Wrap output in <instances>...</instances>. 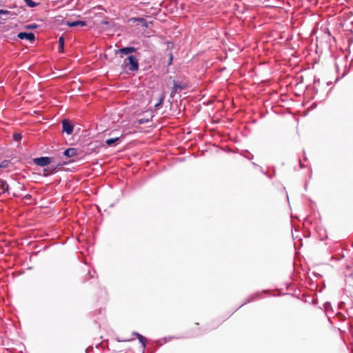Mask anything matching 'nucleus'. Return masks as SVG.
Returning <instances> with one entry per match:
<instances>
[{
  "label": "nucleus",
  "mask_w": 353,
  "mask_h": 353,
  "mask_svg": "<svg viewBox=\"0 0 353 353\" xmlns=\"http://www.w3.org/2000/svg\"><path fill=\"white\" fill-rule=\"evenodd\" d=\"M130 339L124 340L123 341H129Z\"/></svg>",
  "instance_id": "nucleus-26"
},
{
  "label": "nucleus",
  "mask_w": 353,
  "mask_h": 353,
  "mask_svg": "<svg viewBox=\"0 0 353 353\" xmlns=\"http://www.w3.org/2000/svg\"><path fill=\"white\" fill-rule=\"evenodd\" d=\"M62 165H63V164L59 163V164H57L56 165H52L51 166L53 168V170H54L57 168V166H62Z\"/></svg>",
  "instance_id": "nucleus-21"
},
{
  "label": "nucleus",
  "mask_w": 353,
  "mask_h": 353,
  "mask_svg": "<svg viewBox=\"0 0 353 353\" xmlns=\"http://www.w3.org/2000/svg\"><path fill=\"white\" fill-rule=\"evenodd\" d=\"M119 140H120V139L119 137L108 139L105 140V143L108 145L110 146V145H113L114 143H117V141H119Z\"/></svg>",
  "instance_id": "nucleus-12"
},
{
  "label": "nucleus",
  "mask_w": 353,
  "mask_h": 353,
  "mask_svg": "<svg viewBox=\"0 0 353 353\" xmlns=\"http://www.w3.org/2000/svg\"><path fill=\"white\" fill-rule=\"evenodd\" d=\"M137 52V48L132 46L125 47L119 50V52L123 54H129Z\"/></svg>",
  "instance_id": "nucleus-7"
},
{
  "label": "nucleus",
  "mask_w": 353,
  "mask_h": 353,
  "mask_svg": "<svg viewBox=\"0 0 353 353\" xmlns=\"http://www.w3.org/2000/svg\"><path fill=\"white\" fill-rule=\"evenodd\" d=\"M8 165V162L7 161H3L0 163V168H6Z\"/></svg>",
  "instance_id": "nucleus-18"
},
{
  "label": "nucleus",
  "mask_w": 353,
  "mask_h": 353,
  "mask_svg": "<svg viewBox=\"0 0 353 353\" xmlns=\"http://www.w3.org/2000/svg\"><path fill=\"white\" fill-rule=\"evenodd\" d=\"M21 138H22V135L19 133H14L13 134V139L16 141L21 140Z\"/></svg>",
  "instance_id": "nucleus-17"
},
{
  "label": "nucleus",
  "mask_w": 353,
  "mask_h": 353,
  "mask_svg": "<svg viewBox=\"0 0 353 353\" xmlns=\"http://www.w3.org/2000/svg\"><path fill=\"white\" fill-rule=\"evenodd\" d=\"M26 5L30 8H34L36 7L39 3L33 1L32 0H23Z\"/></svg>",
  "instance_id": "nucleus-15"
},
{
  "label": "nucleus",
  "mask_w": 353,
  "mask_h": 353,
  "mask_svg": "<svg viewBox=\"0 0 353 353\" xmlns=\"http://www.w3.org/2000/svg\"><path fill=\"white\" fill-rule=\"evenodd\" d=\"M34 27H36V26H27L28 28H33Z\"/></svg>",
  "instance_id": "nucleus-23"
},
{
  "label": "nucleus",
  "mask_w": 353,
  "mask_h": 353,
  "mask_svg": "<svg viewBox=\"0 0 353 353\" xmlns=\"http://www.w3.org/2000/svg\"><path fill=\"white\" fill-rule=\"evenodd\" d=\"M34 163L41 167L46 166L52 162V158L49 157H41L34 159Z\"/></svg>",
  "instance_id": "nucleus-2"
},
{
  "label": "nucleus",
  "mask_w": 353,
  "mask_h": 353,
  "mask_svg": "<svg viewBox=\"0 0 353 353\" xmlns=\"http://www.w3.org/2000/svg\"><path fill=\"white\" fill-rule=\"evenodd\" d=\"M131 21H132L134 22L139 21V22H140L142 24V26H143L145 28H148V23H147L146 20L144 18H142V17H134V18L131 19Z\"/></svg>",
  "instance_id": "nucleus-10"
},
{
  "label": "nucleus",
  "mask_w": 353,
  "mask_h": 353,
  "mask_svg": "<svg viewBox=\"0 0 353 353\" xmlns=\"http://www.w3.org/2000/svg\"><path fill=\"white\" fill-rule=\"evenodd\" d=\"M123 65L131 72H135L139 70V61L134 55H130L123 61Z\"/></svg>",
  "instance_id": "nucleus-1"
},
{
  "label": "nucleus",
  "mask_w": 353,
  "mask_h": 353,
  "mask_svg": "<svg viewBox=\"0 0 353 353\" xmlns=\"http://www.w3.org/2000/svg\"><path fill=\"white\" fill-rule=\"evenodd\" d=\"M10 14V11H8L7 10L0 9V14Z\"/></svg>",
  "instance_id": "nucleus-20"
},
{
  "label": "nucleus",
  "mask_w": 353,
  "mask_h": 353,
  "mask_svg": "<svg viewBox=\"0 0 353 353\" xmlns=\"http://www.w3.org/2000/svg\"><path fill=\"white\" fill-rule=\"evenodd\" d=\"M163 99H164V97L163 96L160 97V99H159V101L154 105V108H159L160 106H161V105L163 103Z\"/></svg>",
  "instance_id": "nucleus-16"
},
{
  "label": "nucleus",
  "mask_w": 353,
  "mask_h": 353,
  "mask_svg": "<svg viewBox=\"0 0 353 353\" xmlns=\"http://www.w3.org/2000/svg\"><path fill=\"white\" fill-rule=\"evenodd\" d=\"M256 294H253V295L250 296V298L248 299L247 303H249V302H250V301H252L254 300V299L256 298ZM245 303H246V302H245V303H244V304H245Z\"/></svg>",
  "instance_id": "nucleus-19"
},
{
  "label": "nucleus",
  "mask_w": 353,
  "mask_h": 353,
  "mask_svg": "<svg viewBox=\"0 0 353 353\" xmlns=\"http://www.w3.org/2000/svg\"><path fill=\"white\" fill-rule=\"evenodd\" d=\"M132 335L136 336L138 338L139 335H141V334L137 332H132Z\"/></svg>",
  "instance_id": "nucleus-22"
},
{
  "label": "nucleus",
  "mask_w": 353,
  "mask_h": 353,
  "mask_svg": "<svg viewBox=\"0 0 353 353\" xmlns=\"http://www.w3.org/2000/svg\"><path fill=\"white\" fill-rule=\"evenodd\" d=\"M18 38L20 39H26L30 41V42H33L35 40V35L33 32H21L17 34Z\"/></svg>",
  "instance_id": "nucleus-4"
},
{
  "label": "nucleus",
  "mask_w": 353,
  "mask_h": 353,
  "mask_svg": "<svg viewBox=\"0 0 353 353\" xmlns=\"http://www.w3.org/2000/svg\"><path fill=\"white\" fill-rule=\"evenodd\" d=\"M153 116H151L150 118H140L137 119V122L139 124H144L145 123H148L152 121Z\"/></svg>",
  "instance_id": "nucleus-13"
},
{
  "label": "nucleus",
  "mask_w": 353,
  "mask_h": 353,
  "mask_svg": "<svg viewBox=\"0 0 353 353\" xmlns=\"http://www.w3.org/2000/svg\"><path fill=\"white\" fill-rule=\"evenodd\" d=\"M63 154L67 157H72L77 154V151L76 148H70L63 152Z\"/></svg>",
  "instance_id": "nucleus-9"
},
{
  "label": "nucleus",
  "mask_w": 353,
  "mask_h": 353,
  "mask_svg": "<svg viewBox=\"0 0 353 353\" xmlns=\"http://www.w3.org/2000/svg\"><path fill=\"white\" fill-rule=\"evenodd\" d=\"M185 88L186 86L185 85L177 83L176 81H174V84L170 92V97H174L179 90H185Z\"/></svg>",
  "instance_id": "nucleus-5"
},
{
  "label": "nucleus",
  "mask_w": 353,
  "mask_h": 353,
  "mask_svg": "<svg viewBox=\"0 0 353 353\" xmlns=\"http://www.w3.org/2000/svg\"><path fill=\"white\" fill-rule=\"evenodd\" d=\"M299 164L301 168H303V165L302 164L301 161L299 160Z\"/></svg>",
  "instance_id": "nucleus-24"
},
{
  "label": "nucleus",
  "mask_w": 353,
  "mask_h": 353,
  "mask_svg": "<svg viewBox=\"0 0 353 353\" xmlns=\"http://www.w3.org/2000/svg\"><path fill=\"white\" fill-rule=\"evenodd\" d=\"M64 43H65V39L63 38V37H60L59 38V40H58V45H59V52H63V50H64Z\"/></svg>",
  "instance_id": "nucleus-11"
},
{
  "label": "nucleus",
  "mask_w": 353,
  "mask_h": 353,
  "mask_svg": "<svg viewBox=\"0 0 353 353\" xmlns=\"http://www.w3.org/2000/svg\"><path fill=\"white\" fill-rule=\"evenodd\" d=\"M139 341V342L141 343L143 350H144L146 347V340L144 336L142 335H139V337L137 338Z\"/></svg>",
  "instance_id": "nucleus-14"
},
{
  "label": "nucleus",
  "mask_w": 353,
  "mask_h": 353,
  "mask_svg": "<svg viewBox=\"0 0 353 353\" xmlns=\"http://www.w3.org/2000/svg\"><path fill=\"white\" fill-rule=\"evenodd\" d=\"M8 189L9 185L7 182L3 179H0V190L1 191V193H8Z\"/></svg>",
  "instance_id": "nucleus-8"
},
{
  "label": "nucleus",
  "mask_w": 353,
  "mask_h": 353,
  "mask_svg": "<svg viewBox=\"0 0 353 353\" xmlns=\"http://www.w3.org/2000/svg\"><path fill=\"white\" fill-rule=\"evenodd\" d=\"M103 24H108V22L107 21H105L103 23Z\"/></svg>",
  "instance_id": "nucleus-25"
},
{
  "label": "nucleus",
  "mask_w": 353,
  "mask_h": 353,
  "mask_svg": "<svg viewBox=\"0 0 353 353\" xmlns=\"http://www.w3.org/2000/svg\"><path fill=\"white\" fill-rule=\"evenodd\" d=\"M62 130L63 132L70 135L73 132L74 125L67 119H64L62 121Z\"/></svg>",
  "instance_id": "nucleus-3"
},
{
  "label": "nucleus",
  "mask_w": 353,
  "mask_h": 353,
  "mask_svg": "<svg viewBox=\"0 0 353 353\" xmlns=\"http://www.w3.org/2000/svg\"><path fill=\"white\" fill-rule=\"evenodd\" d=\"M65 24L69 27H76V26H86V21L82 20H77V21H66Z\"/></svg>",
  "instance_id": "nucleus-6"
}]
</instances>
